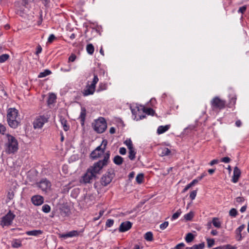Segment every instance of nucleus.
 Masks as SVG:
<instances>
[{"label": "nucleus", "mask_w": 249, "mask_h": 249, "mask_svg": "<svg viewBox=\"0 0 249 249\" xmlns=\"http://www.w3.org/2000/svg\"><path fill=\"white\" fill-rule=\"evenodd\" d=\"M18 149V143L17 139L13 136L6 134L4 141V149L7 154L15 153Z\"/></svg>", "instance_id": "obj_1"}, {"label": "nucleus", "mask_w": 249, "mask_h": 249, "mask_svg": "<svg viewBox=\"0 0 249 249\" xmlns=\"http://www.w3.org/2000/svg\"><path fill=\"white\" fill-rule=\"evenodd\" d=\"M131 111L132 114V118L134 120L139 121L144 118L146 117L145 114L140 115L138 114L139 118H137V112H142V113H145L148 115H153L155 111L151 108H145L143 106L138 105H132L130 107Z\"/></svg>", "instance_id": "obj_2"}, {"label": "nucleus", "mask_w": 249, "mask_h": 249, "mask_svg": "<svg viewBox=\"0 0 249 249\" xmlns=\"http://www.w3.org/2000/svg\"><path fill=\"white\" fill-rule=\"evenodd\" d=\"M7 118L8 124L11 127L16 128L19 125L20 118L18 111L16 108H10L8 110Z\"/></svg>", "instance_id": "obj_3"}, {"label": "nucleus", "mask_w": 249, "mask_h": 249, "mask_svg": "<svg viewBox=\"0 0 249 249\" xmlns=\"http://www.w3.org/2000/svg\"><path fill=\"white\" fill-rule=\"evenodd\" d=\"M99 81L97 75L94 74V77L90 84H88L86 88L83 91V94L84 96L92 95L95 90L96 85Z\"/></svg>", "instance_id": "obj_4"}, {"label": "nucleus", "mask_w": 249, "mask_h": 249, "mask_svg": "<svg viewBox=\"0 0 249 249\" xmlns=\"http://www.w3.org/2000/svg\"><path fill=\"white\" fill-rule=\"evenodd\" d=\"M94 130L98 133L104 132L107 128V123L103 118H99L92 124Z\"/></svg>", "instance_id": "obj_5"}, {"label": "nucleus", "mask_w": 249, "mask_h": 249, "mask_svg": "<svg viewBox=\"0 0 249 249\" xmlns=\"http://www.w3.org/2000/svg\"><path fill=\"white\" fill-rule=\"evenodd\" d=\"M226 102L218 97H214L211 102V105L213 110L215 109H222L224 108Z\"/></svg>", "instance_id": "obj_6"}, {"label": "nucleus", "mask_w": 249, "mask_h": 249, "mask_svg": "<svg viewBox=\"0 0 249 249\" xmlns=\"http://www.w3.org/2000/svg\"><path fill=\"white\" fill-rule=\"evenodd\" d=\"M48 121V118L41 115L36 117L34 121L33 125L35 129L41 128Z\"/></svg>", "instance_id": "obj_7"}, {"label": "nucleus", "mask_w": 249, "mask_h": 249, "mask_svg": "<svg viewBox=\"0 0 249 249\" xmlns=\"http://www.w3.org/2000/svg\"><path fill=\"white\" fill-rule=\"evenodd\" d=\"M101 162L97 161L93 165L90 166L88 169L96 177L97 175L100 174L103 168L104 167Z\"/></svg>", "instance_id": "obj_8"}, {"label": "nucleus", "mask_w": 249, "mask_h": 249, "mask_svg": "<svg viewBox=\"0 0 249 249\" xmlns=\"http://www.w3.org/2000/svg\"><path fill=\"white\" fill-rule=\"evenodd\" d=\"M15 217V215L10 211L6 215L2 217L1 221V225L3 227L11 225Z\"/></svg>", "instance_id": "obj_9"}, {"label": "nucleus", "mask_w": 249, "mask_h": 249, "mask_svg": "<svg viewBox=\"0 0 249 249\" xmlns=\"http://www.w3.org/2000/svg\"><path fill=\"white\" fill-rule=\"evenodd\" d=\"M59 210L60 215L63 217L68 216L71 213V208L67 203H60Z\"/></svg>", "instance_id": "obj_10"}, {"label": "nucleus", "mask_w": 249, "mask_h": 249, "mask_svg": "<svg viewBox=\"0 0 249 249\" xmlns=\"http://www.w3.org/2000/svg\"><path fill=\"white\" fill-rule=\"evenodd\" d=\"M95 178V175L88 169L86 173L82 176L80 181L85 184L89 183Z\"/></svg>", "instance_id": "obj_11"}, {"label": "nucleus", "mask_w": 249, "mask_h": 249, "mask_svg": "<svg viewBox=\"0 0 249 249\" xmlns=\"http://www.w3.org/2000/svg\"><path fill=\"white\" fill-rule=\"evenodd\" d=\"M114 174L111 172H107L103 176L101 179V183L104 186H107L112 181Z\"/></svg>", "instance_id": "obj_12"}, {"label": "nucleus", "mask_w": 249, "mask_h": 249, "mask_svg": "<svg viewBox=\"0 0 249 249\" xmlns=\"http://www.w3.org/2000/svg\"><path fill=\"white\" fill-rule=\"evenodd\" d=\"M38 187L45 192H48L51 189V184L46 179H43L37 184Z\"/></svg>", "instance_id": "obj_13"}, {"label": "nucleus", "mask_w": 249, "mask_h": 249, "mask_svg": "<svg viewBox=\"0 0 249 249\" xmlns=\"http://www.w3.org/2000/svg\"><path fill=\"white\" fill-rule=\"evenodd\" d=\"M132 227V223L129 221H126L121 224L119 227L120 232H124L129 230Z\"/></svg>", "instance_id": "obj_14"}, {"label": "nucleus", "mask_w": 249, "mask_h": 249, "mask_svg": "<svg viewBox=\"0 0 249 249\" xmlns=\"http://www.w3.org/2000/svg\"><path fill=\"white\" fill-rule=\"evenodd\" d=\"M241 172L240 169L237 167H235L234 168L233 174L232 178V181L233 183H236L240 176Z\"/></svg>", "instance_id": "obj_15"}, {"label": "nucleus", "mask_w": 249, "mask_h": 249, "mask_svg": "<svg viewBox=\"0 0 249 249\" xmlns=\"http://www.w3.org/2000/svg\"><path fill=\"white\" fill-rule=\"evenodd\" d=\"M79 234V232L77 231H71L68 232L66 233L61 234L60 235V237L63 238H67L68 237H72L77 236Z\"/></svg>", "instance_id": "obj_16"}, {"label": "nucleus", "mask_w": 249, "mask_h": 249, "mask_svg": "<svg viewBox=\"0 0 249 249\" xmlns=\"http://www.w3.org/2000/svg\"><path fill=\"white\" fill-rule=\"evenodd\" d=\"M245 228V225L242 224L236 230V238L238 241H240L242 239V236L241 234V232Z\"/></svg>", "instance_id": "obj_17"}, {"label": "nucleus", "mask_w": 249, "mask_h": 249, "mask_svg": "<svg viewBox=\"0 0 249 249\" xmlns=\"http://www.w3.org/2000/svg\"><path fill=\"white\" fill-rule=\"evenodd\" d=\"M86 116V109L85 107H81L80 115L79 116V119L80 120L81 124L82 125H84V124Z\"/></svg>", "instance_id": "obj_18"}, {"label": "nucleus", "mask_w": 249, "mask_h": 249, "mask_svg": "<svg viewBox=\"0 0 249 249\" xmlns=\"http://www.w3.org/2000/svg\"><path fill=\"white\" fill-rule=\"evenodd\" d=\"M170 128L169 125H160L158 127L157 129V133L158 134H161L167 131Z\"/></svg>", "instance_id": "obj_19"}, {"label": "nucleus", "mask_w": 249, "mask_h": 249, "mask_svg": "<svg viewBox=\"0 0 249 249\" xmlns=\"http://www.w3.org/2000/svg\"><path fill=\"white\" fill-rule=\"evenodd\" d=\"M128 149V158L131 160H133L136 158V151L134 148Z\"/></svg>", "instance_id": "obj_20"}, {"label": "nucleus", "mask_w": 249, "mask_h": 249, "mask_svg": "<svg viewBox=\"0 0 249 249\" xmlns=\"http://www.w3.org/2000/svg\"><path fill=\"white\" fill-rule=\"evenodd\" d=\"M32 202H43L44 198L40 195H36L32 197Z\"/></svg>", "instance_id": "obj_21"}, {"label": "nucleus", "mask_w": 249, "mask_h": 249, "mask_svg": "<svg viewBox=\"0 0 249 249\" xmlns=\"http://www.w3.org/2000/svg\"><path fill=\"white\" fill-rule=\"evenodd\" d=\"M43 233L41 230H33L30 231L26 232V234L28 235L31 236H37Z\"/></svg>", "instance_id": "obj_22"}, {"label": "nucleus", "mask_w": 249, "mask_h": 249, "mask_svg": "<svg viewBox=\"0 0 249 249\" xmlns=\"http://www.w3.org/2000/svg\"><path fill=\"white\" fill-rule=\"evenodd\" d=\"M123 161V158L118 155L115 156L113 159V162L114 163L118 165L122 164Z\"/></svg>", "instance_id": "obj_23"}, {"label": "nucleus", "mask_w": 249, "mask_h": 249, "mask_svg": "<svg viewBox=\"0 0 249 249\" xmlns=\"http://www.w3.org/2000/svg\"><path fill=\"white\" fill-rule=\"evenodd\" d=\"M212 223L217 228H220L221 226V223L217 217H213L212 219Z\"/></svg>", "instance_id": "obj_24"}, {"label": "nucleus", "mask_w": 249, "mask_h": 249, "mask_svg": "<svg viewBox=\"0 0 249 249\" xmlns=\"http://www.w3.org/2000/svg\"><path fill=\"white\" fill-rule=\"evenodd\" d=\"M51 71L49 70H45L39 73V75H38V78H43L49 75H50L51 73Z\"/></svg>", "instance_id": "obj_25"}, {"label": "nucleus", "mask_w": 249, "mask_h": 249, "mask_svg": "<svg viewBox=\"0 0 249 249\" xmlns=\"http://www.w3.org/2000/svg\"><path fill=\"white\" fill-rule=\"evenodd\" d=\"M56 98V96L54 93H50L48 99V104H52L55 101Z\"/></svg>", "instance_id": "obj_26"}, {"label": "nucleus", "mask_w": 249, "mask_h": 249, "mask_svg": "<svg viewBox=\"0 0 249 249\" xmlns=\"http://www.w3.org/2000/svg\"><path fill=\"white\" fill-rule=\"evenodd\" d=\"M86 50L89 54H92L94 51V48L92 44H89L87 45Z\"/></svg>", "instance_id": "obj_27"}, {"label": "nucleus", "mask_w": 249, "mask_h": 249, "mask_svg": "<svg viewBox=\"0 0 249 249\" xmlns=\"http://www.w3.org/2000/svg\"><path fill=\"white\" fill-rule=\"evenodd\" d=\"M6 197L7 201H10L13 200L14 197V191L11 190H9L7 193Z\"/></svg>", "instance_id": "obj_28"}, {"label": "nucleus", "mask_w": 249, "mask_h": 249, "mask_svg": "<svg viewBox=\"0 0 249 249\" xmlns=\"http://www.w3.org/2000/svg\"><path fill=\"white\" fill-rule=\"evenodd\" d=\"M194 239V235L193 233L190 232L187 234L185 237V241L187 243L191 242Z\"/></svg>", "instance_id": "obj_29"}, {"label": "nucleus", "mask_w": 249, "mask_h": 249, "mask_svg": "<svg viewBox=\"0 0 249 249\" xmlns=\"http://www.w3.org/2000/svg\"><path fill=\"white\" fill-rule=\"evenodd\" d=\"M161 152L160 153V155L161 156H168L171 153V151H170V149H168V148H166V147H164V148H162L161 149Z\"/></svg>", "instance_id": "obj_30"}, {"label": "nucleus", "mask_w": 249, "mask_h": 249, "mask_svg": "<svg viewBox=\"0 0 249 249\" xmlns=\"http://www.w3.org/2000/svg\"><path fill=\"white\" fill-rule=\"evenodd\" d=\"M102 154V153L98 152L97 151L94 150L91 152L90 156L92 159H95L100 157Z\"/></svg>", "instance_id": "obj_31"}, {"label": "nucleus", "mask_w": 249, "mask_h": 249, "mask_svg": "<svg viewBox=\"0 0 249 249\" xmlns=\"http://www.w3.org/2000/svg\"><path fill=\"white\" fill-rule=\"evenodd\" d=\"M61 125H62L64 130L67 131L69 129V126L67 125V121L65 119H61L60 120Z\"/></svg>", "instance_id": "obj_32"}, {"label": "nucleus", "mask_w": 249, "mask_h": 249, "mask_svg": "<svg viewBox=\"0 0 249 249\" xmlns=\"http://www.w3.org/2000/svg\"><path fill=\"white\" fill-rule=\"evenodd\" d=\"M144 238L148 241H151L153 240V234L151 232H147L144 235Z\"/></svg>", "instance_id": "obj_33"}, {"label": "nucleus", "mask_w": 249, "mask_h": 249, "mask_svg": "<svg viewBox=\"0 0 249 249\" xmlns=\"http://www.w3.org/2000/svg\"><path fill=\"white\" fill-rule=\"evenodd\" d=\"M109 154H107L105 157H104V158L103 160H100L99 161H98L99 162H101V164H103V165L104 166H106L107 165V162H108V160H109Z\"/></svg>", "instance_id": "obj_34"}, {"label": "nucleus", "mask_w": 249, "mask_h": 249, "mask_svg": "<svg viewBox=\"0 0 249 249\" xmlns=\"http://www.w3.org/2000/svg\"><path fill=\"white\" fill-rule=\"evenodd\" d=\"M143 177L144 176L143 174H139L136 178L137 182L139 184L142 183L143 180Z\"/></svg>", "instance_id": "obj_35"}, {"label": "nucleus", "mask_w": 249, "mask_h": 249, "mask_svg": "<svg viewBox=\"0 0 249 249\" xmlns=\"http://www.w3.org/2000/svg\"><path fill=\"white\" fill-rule=\"evenodd\" d=\"M9 58V55L8 54H3L0 55V63H2L5 62Z\"/></svg>", "instance_id": "obj_36"}, {"label": "nucleus", "mask_w": 249, "mask_h": 249, "mask_svg": "<svg viewBox=\"0 0 249 249\" xmlns=\"http://www.w3.org/2000/svg\"><path fill=\"white\" fill-rule=\"evenodd\" d=\"M124 143L126 145L128 149L134 148L133 143L130 139H126L124 142Z\"/></svg>", "instance_id": "obj_37"}, {"label": "nucleus", "mask_w": 249, "mask_h": 249, "mask_svg": "<svg viewBox=\"0 0 249 249\" xmlns=\"http://www.w3.org/2000/svg\"><path fill=\"white\" fill-rule=\"evenodd\" d=\"M21 246V243L20 241L15 240L13 241L12 246L14 248H18Z\"/></svg>", "instance_id": "obj_38"}, {"label": "nucleus", "mask_w": 249, "mask_h": 249, "mask_svg": "<svg viewBox=\"0 0 249 249\" xmlns=\"http://www.w3.org/2000/svg\"><path fill=\"white\" fill-rule=\"evenodd\" d=\"M194 216V213L192 212H190V213L186 214L184 216V218L187 221L191 220Z\"/></svg>", "instance_id": "obj_39"}, {"label": "nucleus", "mask_w": 249, "mask_h": 249, "mask_svg": "<svg viewBox=\"0 0 249 249\" xmlns=\"http://www.w3.org/2000/svg\"><path fill=\"white\" fill-rule=\"evenodd\" d=\"M42 210L43 212L45 213H48L50 212L51 210V207L49 205L45 204L42 206Z\"/></svg>", "instance_id": "obj_40"}, {"label": "nucleus", "mask_w": 249, "mask_h": 249, "mask_svg": "<svg viewBox=\"0 0 249 249\" xmlns=\"http://www.w3.org/2000/svg\"><path fill=\"white\" fill-rule=\"evenodd\" d=\"M207 245L209 248L212 247L214 244V240L213 239H207Z\"/></svg>", "instance_id": "obj_41"}, {"label": "nucleus", "mask_w": 249, "mask_h": 249, "mask_svg": "<svg viewBox=\"0 0 249 249\" xmlns=\"http://www.w3.org/2000/svg\"><path fill=\"white\" fill-rule=\"evenodd\" d=\"M229 214L231 216L235 217L237 214V212L235 209H231L229 212Z\"/></svg>", "instance_id": "obj_42"}, {"label": "nucleus", "mask_w": 249, "mask_h": 249, "mask_svg": "<svg viewBox=\"0 0 249 249\" xmlns=\"http://www.w3.org/2000/svg\"><path fill=\"white\" fill-rule=\"evenodd\" d=\"M181 213V212L180 210H178L177 212L176 213H175L172 215V219L174 220V219H176L178 218V216H179V215Z\"/></svg>", "instance_id": "obj_43"}, {"label": "nucleus", "mask_w": 249, "mask_h": 249, "mask_svg": "<svg viewBox=\"0 0 249 249\" xmlns=\"http://www.w3.org/2000/svg\"><path fill=\"white\" fill-rule=\"evenodd\" d=\"M114 223V220L111 219H107L106 222V226L107 227H111Z\"/></svg>", "instance_id": "obj_44"}, {"label": "nucleus", "mask_w": 249, "mask_h": 249, "mask_svg": "<svg viewBox=\"0 0 249 249\" xmlns=\"http://www.w3.org/2000/svg\"><path fill=\"white\" fill-rule=\"evenodd\" d=\"M6 130V127L3 124H0V133L2 135H4Z\"/></svg>", "instance_id": "obj_45"}, {"label": "nucleus", "mask_w": 249, "mask_h": 249, "mask_svg": "<svg viewBox=\"0 0 249 249\" xmlns=\"http://www.w3.org/2000/svg\"><path fill=\"white\" fill-rule=\"evenodd\" d=\"M168 224V222L165 221L164 223L161 224L160 226V227L161 230H163L167 227Z\"/></svg>", "instance_id": "obj_46"}, {"label": "nucleus", "mask_w": 249, "mask_h": 249, "mask_svg": "<svg viewBox=\"0 0 249 249\" xmlns=\"http://www.w3.org/2000/svg\"><path fill=\"white\" fill-rule=\"evenodd\" d=\"M55 38V36L54 35L51 34L50 35L48 38V43H52Z\"/></svg>", "instance_id": "obj_47"}, {"label": "nucleus", "mask_w": 249, "mask_h": 249, "mask_svg": "<svg viewBox=\"0 0 249 249\" xmlns=\"http://www.w3.org/2000/svg\"><path fill=\"white\" fill-rule=\"evenodd\" d=\"M71 66L69 65L67 68H61L60 70L63 72H69L71 71Z\"/></svg>", "instance_id": "obj_48"}, {"label": "nucleus", "mask_w": 249, "mask_h": 249, "mask_svg": "<svg viewBox=\"0 0 249 249\" xmlns=\"http://www.w3.org/2000/svg\"><path fill=\"white\" fill-rule=\"evenodd\" d=\"M196 190H194L191 193L190 195V197L192 200L195 198L196 195Z\"/></svg>", "instance_id": "obj_49"}, {"label": "nucleus", "mask_w": 249, "mask_h": 249, "mask_svg": "<svg viewBox=\"0 0 249 249\" xmlns=\"http://www.w3.org/2000/svg\"><path fill=\"white\" fill-rule=\"evenodd\" d=\"M101 146L102 144L97 147L94 150L97 151L98 152L103 153L104 152L105 149H104V148H102Z\"/></svg>", "instance_id": "obj_50"}, {"label": "nucleus", "mask_w": 249, "mask_h": 249, "mask_svg": "<svg viewBox=\"0 0 249 249\" xmlns=\"http://www.w3.org/2000/svg\"><path fill=\"white\" fill-rule=\"evenodd\" d=\"M247 9V6L246 5L240 7L238 10V13L243 14Z\"/></svg>", "instance_id": "obj_51"}, {"label": "nucleus", "mask_w": 249, "mask_h": 249, "mask_svg": "<svg viewBox=\"0 0 249 249\" xmlns=\"http://www.w3.org/2000/svg\"><path fill=\"white\" fill-rule=\"evenodd\" d=\"M126 153V150L124 147H121L119 149V153L121 155H124Z\"/></svg>", "instance_id": "obj_52"}, {"label": "nucleus", "mask_w": 249, "mask_h": 249, "mask_svg": "<svg viewBox=\"0 0 249 249\" xmlns=\"http://www.w3.org/2000/svg\"><path fill=\"white\" fill-rule=\"evenodd\" d=\"M99 88L100 90H105L107 89V85L106 84L100 83Z\"/></svg>", "instance_id": "obj_53"}, {"label": "nucleus", "mask_w": 249, "mask_h": 249, "mask_svg": "<svg viewBox=\"0 0 249 249\" xmlns=\"http://www.w3.org/2000/svg\"><path fill=\"white\" fill-rule=\"evenodd\" d=\"M185 245L183 243L178 244L173 249H181V248L184 247Z\"/></svg>", "instance_id": "obj_54"}, {"label": "nucleus", "mask_w": 249, "mask_h": 249, "mask_svg": "<svg viewBox=\"0 0 249 249\" xmlns=\"http://www.w3.org/2000/svg\"><path fill=\"white\" fill-rule=\"evenodd\" d=\"M221 160L225 163H229L230 161V159L229 157H224Z\"/></svg>", "instance_id": "obj_55"}, {"label": "nucleus", "mask_w": 249, "mask_h": 249, "mask_svg": "<svg viewBox=\"0 0 249 249\" xmlns=\"http://www.w3.org/2000/svg\"><path fill=\"white\" fill-rule=\"evenodd\" d=\"M200 180L198 179V178L197 177L196 178L194 179L190 184L193 186L195 185L196 183H197Z\"/></svg>", "instance_id": "obj_56"}, {"label": "nucleus", "mask_w": 249, "mask_h": 249, "mask_svg": "<svg viewBox=\"0 0 249 249\" xmlns=\"http://www.w3.org/2000/svg\"><path fill=\"white\" fill-rule=\"evenodd\" d=\"M76 58V56L74 54H71L69 58V61L73 62Z\"/></svg>", "instance_id": "obj_57"}, {"label": "nucleus", "mask_w": 249, "mask_h": 249, "mask_svg": "<svg viewBox=\"0 0 249 249\" xmlns=\"http://www.w3.org/2000/svg\"><path fill=\"white\" fill-rule=\"evenodd\" d=\"M42 51V48L40 45H38L36 48V54H38L41 53Z\"/></svg>", "instance_id": "obj_58"}, {"label": "nucleus", "mask_w": 249, "mask_h": 249, "mask_svg": "<svg viewBox=\"0 0 249 249\" xmlns=\"http://www.w3.org/2000/svg\"><path fill=\"white\" fill-rule=\"evenodd\" d=\"M225 249H236V247L227 245L225 246Z\"/></svg>", "instance_id": "obj_59"}, {"label": "nucleus", "mask_w": 249, "mask_h": 249, "mask_svg": "<svg viewBox=\"0 0 249 249\" xmlns=\"http://www.w3.org/2000/svg\"><path fill=\"white\" fill-rule=\"evenodd\" d=\"M192 186V185L190 184V183L189 184H188V185H187L183 189V192H186V191H187L189 188H190Z\"/></svg>", "instance_id": "obj_60"}, {"label": "nucleus", "mask_w": 249, "mask_h": 249, "mask_svg": "<svg viewBox=\"0 0 249 249\" xmlns=\"http://www.w3.org/2000/svg\"><path fill=\"white\" fill-rule=\"evenodd\" d=\"M235 125L237 127H240L242 125V122L240 120H237L235 122Z\"/></svg>", "instance_id": "obj_61"}, {"label": "nucleus", "mask_w": 249, "mask_h": 249, "mask_svg": "<svg viewBox=\"0 0 249 249\" xmlns=\"http://www.w3.org/2000/svg\"><path fill=\"white\" fill-rule=\"evenodd\" d=\"M218 160H212L210 163V165H213L215 164H216L218 163Z\"/></svg>", "instance_id": "obj_62"}, {"label": "nucleus", "mask_w": 249, "mask_h": 249, "mask_svg": "<svg viewBox=\"0 0 249 249\" xmlns=\"http://www.w3.org/2000/svg\"><path fill=\"white\" fill-rule=\"evenodd\" d=\"M206 175H207V174H206V173H202L200 176L197 177L198 178V179L200 181Z\"/></svg>", "instance_id": "obj_63"}, {"label": "nucleus", "mask_w": 249, "mask_h": 249, "mask_svg": "<svg viewBox=\"0 0 249 249\" xmlns=\"http://www.w3.org/2000/svg\"><path fill=\"white\" fill-rule=\"evenodd\" d=\"M198 247L199 249H202L205 247L204 243H201L198 245H196Z\"/></svg>", "instance_id": "obj_64"}]
</instances>
